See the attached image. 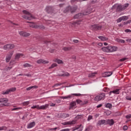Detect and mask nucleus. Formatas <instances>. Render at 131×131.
Listing matches in <instances>:
<instances>
[{
    "label": "nucleus",
    "mask_w": 131,
    "mask_h": 131,
    "mask_svg": "<svg viewBox=\"0 0 131 131\" xmlns=\"http://www.w3.org/2000/svg\"><path fill=\"white\" fill-rule=\"evenodd\" d=\"M101 50L104 53H113V52H116L118 50V48L116 46H112L111 45L107 47H104L101 48Z\"/></svg>",
    "instance_id": "obj_1"
},
{
    "label": "nucleus",
    "mask_w": 131,
    "mask_h": 131,
    "mask_svg": "<svg viewBox=\"0 0 131 131\" xmlns=\"http://www.w3.org/2000/svg\"><path fill=\"white\" fill-rule=\"evenodd\" d=\"M128 6H129V4L128 3L125 4L124 5L116 4L113 6V9H116L117 12H122V11H124V10L128 8Z\"/></svg>",
    "instance_id": "obj_2"
},
{
    "label": "nucleus",
    "mask_w": 131,
    "mask_h": 131,
    "mask_svg": "<svg viewBox=\"0 0 131 131\" xmlns=\"http://www.w3.org/2000/svg\"><path fill=\"white\" fill-rule=\"evenodd\" d=\"M23 12L24 14H25V15H23V18L24 19H26L27 20H31L34 18L29 12L26 10H23Z\"/></svg>",
    "instance_id": "obj_3"
},
{
    "label": "nucleus",
    "mask_w": 131,
    "mask_h": 131,
    "mask_svg": "<svg viewBox=\"0 0 131 131\" xmlns=\"http://www.w3.org/2000/svg\"><path fill=\"white\" fill-rule=\"evenodd\" d=\"M89 11H86L85 12H84L83 13H79L76 14L74 16V19H78L80 18H82V16H84L85 15H89V14H91L92 13V10L89 9Z\"/></svg>",
    "instance_id": "obj_4"
},
{
    "label": "nucleus",
    "mask_w": 131,
    "mask_h": 131,
    "mask_svg": "<svg viewBox=\"0 0 131 131\" xmlns=\"http://www.w3.org/2000/svg\"><path fill=\"white\" fill-rule=\"evenodd\" d=\"M106 97L105 93H101L98 94L94 98L95 101H101L102 100H104Z\"/></svg>",
    "instance_id": "obj_5"
},
{
    "label": "nucleus",
    "mask_w": 131,
    "mask_h": 131,
    "mask_svg": "<svg viewBox=\"0 0 131 131\" xmlns=\"http://www.w3.org/2000/svg\"><path fill=\"white\" fill-rule=\"evenodd\" d=\"M77 9V6H75L74 7H71V6H69L66 8V9L63 11V13H67L71 11V13H74L75 11Z\"/></svg>",
    "instance_id": "obj_6"
},
{
    "label": "nucleus",
    "mask_w": 131,
    "mask_h": 131,
    "mask_svg": "<svg viewBox=\"0 0 131 131\" xmlns=\"http://www.w3.org/2000/svg\"><path fill=\"white\" fill-rule=\"evenodd\" d=\"M9 100L7 98H1L0 103H4L1 104V107H4V106H10V103H8Z\"/></svg>",
    "instance_id": "obj_7"
},
{
    "label": "nucleus",
    "mask_w": 131,
    "mask_h": 131,
    "mask_svg": "<svg viewBox=\"0 0 131 131\" xmlns=\"http://www.w3.org/2000/svg\"><path fill=\"white\" fill-rule=\"evenodd\" d=\"M72 96H75L76 97H80V96H81V94L78 93H74L72 94V95H69L67 96H61L60 97L61 99H71V98H72Z\"/></svg>",
    "instance_id": "obj_8"
},
{
    "label": "nucleus",
    "mask_w": 131,
    "mask_h": 131,
    "mask_svg": "<svg viewBox=\"0 0 131 131\" xmlns=\"http://www.w3.org/2000/svg\"><path fill=\"white\" fill-rule=\"evenodd\" d=\"M91 29L97 31V30H101L102 29V26L99 25H93L91 26Z\"/></svg>",
    "instance_id": "obj_9"
},
{
    "label": "nucleus",
    "mask_w": 131,
    "mask_h": 131,
    "mask_svg": "<svg viewBox=\"0 0 131 131\" xmlns=\"http://www.w3.org/2000/svg\"><path fill=\"white\" fill-rule=\"evenodd\" d=\"M15 48L14 44H7L4 47V50H12Z\"/></svg>",
    "instance_id": "obj_10"
},
{
    "label": "nucleus",
    "mask_w": 131,
    "mask_h": 131,
    "mask_svg": "<svg viewBox=\"0 0 131 131\" xmlns=\"http://www.w3.org/2000/svg\"><path fill=\"white\" fill-rule=\"evenodd\" d=\"M14 52H10L7 54L6 58V61L7 63H9L10 62V60H11V58H12V56H13Z\"/></svg>",
    "instance_id": "obj_11"
},
{
    "label": "nucleus",
    "mask_w": 131,
    "mask_h": 131,
    "mask_svg": "<svg viewBox=\"0 0 131 131\" xmlns=\"http://www.w3.org/2000/svg\"><path fill=\"white\" fill-rule=\"evenodd\" d=\"M77 106L76 105V101H72L70 103V109H72L73 110H74L75 108H76Z\"/></svg>",
    "instance_id": "obj_12"
},
{
    "label": "nucleus",
    "mask_w": 131,
    "mask_h": 131,
    "mask_svg": "<svg viewBox=\"0 0 131 131\" xmlns=\"http://www.w3.org/2000/svg\"><path fill=\"white\" fill-rule=\"evenodd\" d=\"M76 123V121L73 120L71 121L64 122L62 123V125H69L71 124H75Z\"/></svg>",
    "instance_id": "obj_13"
},
{
    "label": "nucleus",
    "mask_w": 131,
    "mask_h": 131,
    "mask_svg": "<svg viewBox=\"0 0 131 131\" xmlns=\"http://www.w3.org/2000/svg\"><path fill=\"white\" fill-rule=\"evenodd\" d=\"M82 128H83V126H82V125L80 124L73 128L72 129L73 131L77 130V129H79L78 131H82Z\"/></svg>",
    "instance_id": "obj_14"
},
{
    "label": "nucleus",
    "mask_w": 131,
    "mask_h": 131,
    "mask_svg": "<svg viewBox=\"0 0 131 131\" xmlns=\"http://www.w3.org/2000/svg\"><path fill=\"white\" fill-rule=\"evenodd\" d=\"M19 34L20 36H24L25 37H27V36H30V34L29 33H27L24 31L19 32Z\"/></svg>",
    "instance_id": "obj_15"
},
{
    "label": "nucleus",
    "mask_w": 131,
    "mask_h": 131,
    "mask_svg": "<svg viewBox=\"0 0 131 131\" xmlns=\"http://www.w3.org/2000/svg\"><path fill=\"white\" fill-rule=\"evenodd\" d=\"M76 102L77 103V104H79V105H85L86 104H88V101L86 100H80V99H77L76 100Z\"/></svg>",
    "instance_id": "obj_16"
},
{
    "label": "nucleus",
    "mask_w": 131,
    "mask_h": 131,
    "mask_svg": "<svg viewBox=\"0 0 131 131\" xmlns=\"http://www.w3.org/2000/svg\"><path fill=\"white\" fill-rule=\"evenodd\" d=\"M113 74L112 72H106L102 73V75L103 77H108V76H111V75Z\"/></svg>",
    "instance_id": "obj_17"
},
{
    "label": "nucleus",
    "mask_w": 131,
    "mask_h": 131,
    "mask_svg": "<svg viewBox=\"0 0 131 131\" xmlns=\"http://www.w3.org/2000/svg\"><path fill=\"white\" fill-rule=\"evenodd\" d=\"M37 64H49V61L40 59L37 60Z\"/></svg>",
    "instance_id": "obj_18"
},
{
    "label": "nucleus",
    "mask_w": 131,
    "mask_h": 131,
    "mask_svg": "<svg viewBox=\"0 0 131 131\" xmlns=\"http://www.w3.org/2000/svg\"><path fill=\"white\" fill-rule=\"evenodd\" d=\"M119 89H115L114 91H111L109 93V95L111 96L112 94H114V95H119Z\"/></svg>",
    "instance_id": "obj_19"
},
{
    "label": "nucleus",
    "mask_w": 131,
    "mask_h": 131,
    "mask_svg": "<svg viewBox=\"0 0 131 131\" xmlns=\"http://www.w3.org/2000/svg\"><path fill=\"white\" fill-rule=\"evenodd\" d=\"M49 104H46L43 105H41L40 106L39 105V110H46V109L49 107Z\"/></svg>",
    "instance_id": "obj_20"
},
{
    "label": "nucleus",
    "mask_w": 131,
    "mask_h": 131,
    "mask_svg": "<svg viewBox=\"0 0 131 131\" xmlns=\"http://www.w3.org/2000/svg\"><path fill=\"white\" fill-rule=\"evenodd\" d=\"M45 10L47 13H53V7L52 6H47Z\"/></svg>",
    "instance_id": "obj_21"
},
{
    "label": "nucleus",
    "mask_w": 131,
    "mask_h": 131,
    "mask_svg": "<svg viewBox=\"0 0 131 131\" xmlns=\"http://www.w3.org/2000/svg\"><path fill=\"white\" fill-rule=\"evenodd\" d=\"M35 126V122H32L27 125V128H32Z\"/></svg>",
    "instance_id": "obj_22"
},
{
    "label": "nucleus",
    "mask_w": 131,
    "mask_h": 131,
    "mask_svg": "<svg viewBox=\"0 0 131 131\" xmlns=\"http://www.w3.org/2000/svg\"><path fill=\"white\" fill-rule=\"evenodd\" d=\"M98 125H103V124H106V120H101L98 121L97 123Z\"/></svg>",
    "instance_id": "obj_23"
},
{
    "label": "nucleus",
    "mask_w": 131,
    "mask_h": 131,
    "mask_svg": "<svg viewBox=\"0 0 131 131\" xmlns=\"http://www.w3.org/2000/svg\"><path fill=\"white\" fill-rule=\"evenodd\" d=\"M81 24V20H77L76 21L73 22L72 23V26H76L77 25H79Z\"/></svg>",
    "instance_id": "obj_24"
},
{
    "label": "nucleus",
    "mask_w": 131,
    "mask_h": 131,
    "mask_svg": "<svg viewBox=\"0 0 131 131\" xmlns=\"http://www.w3.org/2000/svg\"><path fill=\"white\" fill-rule=\"evenodd\" d=\"M106 123L110 125H113L114 124V120L113 119H108L106 121Z\"/></svg>",
    "instance_id": "obj_25"
},
{
    "label": "nucleus",
    "mask_w": 131,
    "mask_h": 131,
    "mask_svg": "<svg viewBox=\"0 0 131 131\" xmlns=\"http://www.w3.org/2000/svg\"><path fill=\"white\" fill-rule=\"evenodd\" d=\"M53 62H55L56 63H57V64H63L64 63V62H63V61H62V60L59 59H53Z\"/></svg>",
    "instance_id": "obj_26"
},
{
    "label": "nucleus",
    "mask_w": 131,
    "mask_h": 131,
    "mask_svg": "<svg viewBox=\"0 0 131 131\" xmlns=\"http://www.w3.org/2000/svg\"><path fill=\"white\" fill-rule=\"evenodd\" d=\"M98 38L100 39L101 40H102L103 41H106L108 40V38L103 36H100L98 37Z\"/></svg>",
    "instance_id": "obj_27"
},
{
    "label": "nucleus",
    "mask_w": 131,
    "mask_h": 131,
    "mask_svg": "<svg viewBox=\"0 0 131 131\" xmlns=\"http://www.w3.org/2000/svg\"><path fill=\"white\" fill-rule=\"evenodd\" d=\"M21 57H23V54L16 53L15 55V59H20V58H21Z\"/></svg>",
    "instance_id": "obj_28"
},
{
    "label": "nucleus",
    "mask_w": 131,
    "mask_h": 131,
    "mask_svg": "<svg viewBox=\"0 0 131 131\" xmlns=\"http://www.w3.org/2000/svg\"><path fill=\"white\" fill-rule=\"evenodd\" d=\"M96 74H98V72H95L94 73H92L89 74V77H95V76H96Z\"/></svg>",
    "instance_id": "obj_29"
},
{
    "label": "nucleus",
    "mask_w": 131,
    "mask_h": 131,
    "mask_svg": "<svg viewBox=\"0 0 131 131\" xmlns=\"http://www.w3.org/2000/svg\"><path fill=\"white\" fill-rule=\"evenodd\" d=\"M30 27H32V28H38V27L33 23H31L30 24Z\"/></svg>",
    "instance_id": "obj_30"
},
{
    "label": "nucleus",
    "mask_w": 131,
    "mask_h": 131,
    "mask_svg": "<svg viewBox=\"0 0 131 131\" xmlns=\"http://www.w3.org/2000/svg\"><path fill=\"white\" fill-rule=\"evenodd\" d=\"M58 64L56 63H53L51 64V66L49 68V69H53V68H55V67H57Z\"/></svg>",
    "instance_id": "obj_31"
},
{
    "label": "nucleus",
    "mask_w": 131,
    "mask_h": 131,
    "mask_svg": "<svg viewBox=\"0 0 131 131\" xmlns=\"http://www.w3.org/2000/svg\"><path fill=\"white\" fill-rule=\"evenodd\" d=\"M32 89H37V86L36 85L31 86L29 88H27L26 90L27 91H30V90H32Z\"/></svg>",
    "instance_id": "obj_32"
},
{
    "label": "nucleus",
    "mask_w": 131,
    "mask_h": 131,
    "mask_svg": "<svg viewBox=\"0 0 131 131\" xmlns=\"http://www.w3.org/2000/svg\"><path fill=\"white\" fill-rule=\"evenodd\" d=\"M85 1L88 0H71V4H73V3H75L76 2H79L80 3H81V2H85Z\"/></svg>",
    "instance_id": "obj_33"
},
{
    "label": "nucleus",
    "mask_w": 131,
    "mask_h": 131,
    "mask_svg": "<svg viewBox=\"0 0 131 131\" xmlns=\"http://www.w3.org/2000/svg\"><path fill=\"white\" fill-rule=\"evenodd\" d=\"M24 106H27L30 104V102L29 101H24L21 103Z\"/></svg>",
    "instance_id": "obj_34"
},
{
    "label": "nucleus",
    "mask_w": 131,
    "mask_h": 131,
    "mask_svg": "<svg viewBox=\"0 0 131 131\" xmlns=\"http://www.w3.org/2000/svg\"><path fill=\"white\" fill-rule=\"evenodd\" d=\"M31 108V109H37V110H39V105H33Z\"/></svg>",
    "instance_id": "obj_35"
},
{
    "label": "nucleus",
    "mask_w": 131,
    "mask_h": 131,
    "mask_svg": "<svg viewBox=\"0 0 131 131\" xmlns=\"http://www.w3.org/2000/svg\"><path fill=\"white\" fill-rule=\"evenodd\" d=\"M9 93H10V90H9V89H7V90H6V91H3V92H2V95H8V94H9Z\"/></svg>",
    "instance_id": "obj_36"
},
{
    "label": "nucleus",
    "mask_w": 131,
    "mask_h": 131,
    "mask_svg": "<svg viewBox=\"0 0 131 131\" xmlns=\"http://www.w3.org/2000/svg\"><path fill=\"white\" fill-rule=\"evenodd\" d=\"M11 68H12V67H6L3 69V70L4 71H9V70H11Z\"/></svg>",
    "instance_id": "obj_37"
},
{
    "label": "nucleus",
    "mask_w": 131,
    "mask_h": 131,
    "mask_svg": "<svg viewBox=\"0 0 131 131\" xmlns=\"http://www.w3.org/2000/svg\"><path fill=\"white\" fill-rule=\"evenodd\" d=\"M70 74L68 72H65L64 74L60 75V76L67 77L69 76Z\"/></svg>",
    "instance_id": "obj_38"
},
{
    "label": "nucleus",
    "mask_w": 131,
    "mask_h": 131,
    "mask_svg": "<svg viewBox=\"0 0 131 131\" xmlns=\"http://www.w3.org/2000/svg\"><path fill=\"white\" fill-rule=\"evenodd\" d=\"M121 18H122V21H126L128 19V17L125 16H122Z\"/></svg>",
    "instance_id": "obj_39"
},
{
    "label": "nucleus",
    "mask_w": 131,
    "mask_h": 131,
    "mask_svg": "<svg viewBox=\"0 0 131 131\" xmlns=\"http://www.w3.org/2000/svg\"><path fill=\"white\" fill-rule=\"evenodd\" d=\"M105 107L106 108H112V104L111 103H107L105 104Z\"/></svg>",
    "instance_id": "obj_40"
},
{
    "label": "nucleus",
    "mask_w": 131,
    "mask_h": 131,
    "mask_svg": "<svg viewBox=\"0 0 131 131\" xmlns=\"http://www.w3.org/2000/svg\"><path fill=\"white\" fill-rule=\"evenodd\" d=\"M126 100H128V101H131V95H127L125 97Z\"/></svg>",
    "instance_id": "obj_41"
},
{
    "label": "nucleus",
    "mask_w": 131,
    "mask_h": 131,
    "mask_svg": "<svg viewBox=\"0 0 131 131\" xmlns=\"http://www.w3.org/2000/svg\"><path fill=\"white\" fill-rule=\"evenodd\" d=\"M63 51H70V50H71V48L70 47H64L63 48Z\"/></svg>",
    "instance_id": "obj_42"
},
{
    "label": "nucleus",
    "mask_w": 131,
    "mask_h": 131,
    "mask_svg": "<svg viewBox=\"0 0 131 131\" xmlns=\"http://www.w3.org/2000/svg\"><path fill=\"white\" fill-rule=\"evenodd\" d=\"M24 67H25V68L31 67V65H30V64H29V63H26L24 64Z\"/></svg>",
    "instance_id": "obj_43"
},
{
    "label": "nucleus",
    "mask_w": 131,
    "mask_h": 131,
    "mask_svg": "<svg viewBox=\"0 0 131 131\" xmlns=\"http://www.w3.org/2000/svg\"><path fill=\"white\" fill-rule=\"evenodd\" d=\"M9 92H15L16 91V88H12L9 89Z\"/></svg>",
    "instance_id": "obj_44"
},
{
    "label": "nucleus",
    "mask_w": 131,
    "mask_h": 131,
    "mask_svg": "<svg viewBox=\"0 0 131 131\" xmlns=\"http://www.w3.org/2000/svg\"><path fill=\"white\" fill-rule=\"evenodd\" d=\"M122 21V19L121 18V17H120V18L117 19V23H120V22H121Z\"/></svg>",
    "instance_id": "obj_45"
},
{
    "label": "nucleus",
    "mask_w": 131,
    "mask_h": 131,
    "mask_svg": "<svg viewBox=\"0 0 131 131\" xmlns=\"http://www.w3.org/2000/svg\"><path fill=\"white\" fill-rule=\"evenodd\" d=\"M125 60H127V58L126 57H124V58H121L119 60V61L120 62H123V61H125Z\"/></svg>",
    "instance_id": "obj_46"
},
{
    "label": "nucleus",
    "mask_w": 131,
    "mask_h": 131,
    "mask_svg": "<svg viewBox=\"0 0 131 131\" xmlns=\"http://www.w3.org/2000/svg\"><path fill=\"white\" fill-rule=\"evenodd\" d=\"M6 129H7V127L6 126L0 127V130H4Z\"/></svg>",
    "instance_id": "obj_47"
},
{
    "label": "nucleus",
    "mask_w": 131,
    "mask_h": 131,
    "mask_svg": "<svg viewBox=\"0 0 131 131\" xmlns=\"http://www.w3.org/2000/svg\"><path fill=\"white\" fill-rule=\"evenodd\" d=\"M91 119H93V116L90 115L88 117V121H90V120H91Z\"/></svg>",
    "instance_id": "obj_48"
},
{
    "label": "nucleus",
    "mask_w": 131,
    "mask_h": 131,
    "mask_svg": "<svg viewBox=\"0 0 131 131\" xmlns=\"http://www.w3.org/2000/svg\"><path fill=\"white\" fill-rule=\"evenodd\" d=\"M128 128V127H127V126L126 125H124L123 127V130H127V129Z\"/></svg>",
    "instance_id": "obj_49"
},
{
    "label": "nucleus",
    "mask_w": 131,
    "mask_h": 131,
    "mask_svg": "<svg viewBox=\"0 0 131 131\" xmlns=\"http://www.w3.org/2000/svg\"><path fill=\"white\" fill-rule=\"evenodd\" d=\"M58 127H55L54 128H51L48 130V131H55L56 129H57Z\"/></svg>",
    "instance_id": "obj_50"
},
{
    "label": "nucleus",
    "mask_w": 131,
    "mask_h": 131,
    "mask_svg": "<svg viewBox=\"0 0 131 131\" xmlns=\"http://www.w3.org/2000/svg\"><path fill=\"white\" fill-rule=\"evenodd\" d=\"M125 117L127 118V119H129V118H131V114L126 115Z\"/></svg>",
    "instance_id": "obj_51"
},
{
    "label": "nucleus",
    "mask_w": 131,
    "mask_h": 131,
    "mask_svg": "<svg viewBox=\"0 0 131 131\" xmlns=\"http://www.w3.org/2000/svg\"><path fill=\"white\" fill-rule=\"evenodd\" d=\"M105 113H106V115H110L111 114V112L108 111L106 112Z\"/></svg>",
    "instance_id": "obj_52"
},
{
    "label": "nucleus",
    "mask_w": 131,
    "mask_h": 131,
    "mask_svg": "<svg viewBox=\"0 0 131 131\" xmlns=\"http://www.w3.org/2000/svg\"><path fill=\"white\" fill-rule=\"evenodd\" d=\"M15 63H16L15 61H10V66H12V65H14L15 64Z\"/></svg>",
    "instance_id": "obj_53"
},
{
    "label": "nucleus",
    "mask_w": 131,
    "mask_h": 131,
    "mask_svg": "<svg viewBox=\"0 0 131 131\" xmlns=\"http://www.w3.org/2000/svg\"><path fill=\"white\" fill-rule=\"evenodd\" d=\"M116 40V41H117V42H121V39L117 38Z\"/></svg>",
    "instance_id": "obj_54"
},
{
    "label": "nucleus",
    "mask_w": 131,
    "mask_h": 131,
    "mask_svg": "<svg viewBox=\"0 0 131 131\" xmlns=\"http://www.w3.org/2000/svg\"><path fill=\"white\" fill-rule=\"evenodd\" d=\"M128 23H129V21H125L123 23V25H127Z\"/></svg>",
    "instance_id": "obj_55"
},
{
    "label": "nucleus",
    "mask_w": 131,
    "mask_h": 131,
    "mask_svg": "<svg viewBox=\"0 0 131 131\" xmlns=\"http://www.w3.org/2000/svg\"><path fill=\"white\" fill-rule=\"evenodd\" d=\"M55 106H56V104L55 103H51L50 104V107H55Z\"/></svg>",
    "instance_id": "obj_56"
},
{
    "label": "nucleus",
    "mask_w": 131,
    "mask_h": 131,
    "mask_svg": "<svg viewBox=\"0 0 131 131\" xmlns=\"http://www.w3.org/2000/svg\"><path fill=\"white\" fill-rule=\"evenodd\" d=\"M125 32H131V30L127 29L125 30Z\"/></svg>",
    "instance_id": "obj_57"
},
{
    "label": "nucleus",
    "mask_w": 131,
    "mask_h": 131,
    "mask_svg": "<svg viewBox=\"0 0 131 131\" xmlns=\"http://www.w3.org/2000/svg\"><path fill=\"white\" fill-rule=\"evenodd\" d=\"M102 104H98L97 106V108H101V107H102Z\"/></svg>",
    "instance_id": "obj_58"
},
{
    "label": "nucleus",
    "mask_w": 131,
    "mask_h": 131,
    "mask_svg": "<svg viewBox=\"0 0 131 131\" xmlns=\"http://www.w3.org/2000/svg\"><path fill=\"white\" fill-rule=\"evenodd\" d=\"M64 117H69V114H64Z\"/></svg>",
    "instance_id": "obj_59"
},
{
    "label": "nucleus",
    "mask_w": 131,
    "mask_h": 131,
    "mask_svg": "<svg viewBox=\"0 0 131 131\" xmlns=\"http://www.w3.org/2000/svg\"><path fill=\"white\" fill-rule=\"evenodd\" d=\"M98 46H99V47H102V46H103V43H102L101 42L98 43Z\"/></svg>",
    "instance_id": "obj_60"
},
{
    "label": "nucleus",
    "mask_w": 131,
    "mask_h": 131,
    "mask_svg": "<svg viewBox=\"0 0 131 131\" xmlns=\"http://www.w3.org/2000/svg\"><path fill=\"white\" fill-rule=\"evenodd\" d=\"M121 43H124V42H125V41H124V40L123 39H121Z\"/></svg>",
    "instance_id": "obj_61"
},
{
    "label": "nucleus",
    "mask_w": 131,
    "mask_h": 131,
    "mask_svg": "<svg viewBox=\"0 0 131 131\" xmlns=\"http://www.w3.org/2000/svg\"><path fill=\"white\" fill-rule=\"evenodd\" d=\"M17 110H22L23 108L22 107H16Z\"/></svg>",
    "instance_id": "obj_62"
},
{
    "label": "nucleus",
    "mask_w": 131,
    "mask_h": 131,
    "mask_svg": "<svg viewBox=\"0 0 131 131\" xmlns=\"http://www.w3.org/2000/svg\"><path fill=\"white\" fill-rule=\"evenodd\" d=\"M73 41L75 42V43H78V40H74Z\"/></svg>",
    "instance_id": "obj_63"
},
{
    "label": "nucleus",
    "mask_w": 131,
    "mask_h": 131,
    "mask_svg": "<svg viewBox=\"0 0 131 131\" xmlns=\"http://www.w3.org/2000/svg\"><path fill=\"white\" fill-rule=\"evenodd\" d=\"M127 41L131 42V39H128L126 40Z\"/></svg>",
    "instance_id": "obj_64"
}]
</instances>
